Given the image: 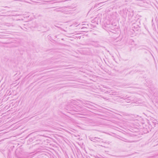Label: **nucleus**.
<instances>
[{
  "label": "nucleus",
  "instance_id": "4",
  "mask_svg": "<svg viewBox=\"0 0 158 158\" xmlns=\"http://www.w3.org/2000/svg\"><path fill=\"white\" fill-rule=\"evenodd\" d=\"M65 1V0H64V1ZM63 2H64V1H63Z\"/></svg>",
  "mask_w": 158,
  "mask_h": 158
},
{
  "label": "nucleus",
  "instance_id": "2",
  "mask_svg": "<svg viewBox=\"0 0 158 158\" xmlns=\"http://www.w3.org/2000/svg\"><path fill=\"white\" fill-rule=\"evenodd\" d=\"M123 141H125L126 142H132V141H131L130 140L127 139L123 138Z\"/></svg>",
  "mask_w": 158,
  "mask_h": 158
},
{
  "label": "nucleus",
  "instance_id": "3",
  "mask_svg": "<svg viewBox=\"0 0 158 158\" xmlns=\"http://www.w3.org/2000/svg\"><path fill=\"white\" fill-rule=\"evenodd\" d=\"M56 2V0H50L49 1H44L43 2Z\"/></svg>",
  "mask_w": 158,
  "mask_h": 158
},
{
  "label": "nucleus",
  "instance_id": "1",
  "mask_svg": "<svg viewBox=\"0 0 158 158\" xmlns=\"http://www.w3.org/2000/svg\"><path fill=\"white\" fill-rule=\"evenodd\" d=\"M90 139L92 141H93L95 142H100L102 141V139H101L97 137H91Z\"/></svg>",
  "mask_w": 158,
  "mask_h": 158
}]
</instances>
